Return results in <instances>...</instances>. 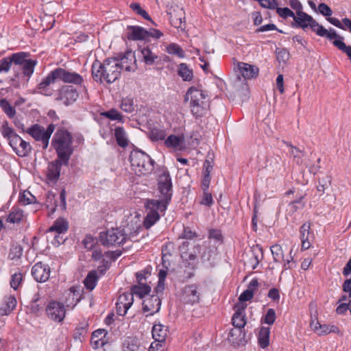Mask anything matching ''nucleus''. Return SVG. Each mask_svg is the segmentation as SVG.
I'll return each instance as SVG.
<instances>
[{
    "instance_id": "nucleus-1",
    "label": "nucleus",
    "mask_w": 351,
    "mask_h": 351,
    "mask_svg": "<svg viewBox=\"0 0 351 351\" xmlns=\"http://www.w3.org/2000/svg\"><path fill=\"white\" fill-rule=\"evenodd\" d=\"M29 53L26 52H18L0 60V73H8L11 67L15 73V77L19 76V70L24 77L28 80L32 75L37 61L28 59Z\"/></svg>"
},
{
    "instance_id": "nucleus-2",
    "label": "nucleus",
    "mask_w": 351,
    "mask_h": 351,
    "mask_svg": "<svg viewBox=\"0 0 351 351\" xmlns=\"http://www.w3.org/2000/svg\"><path fill=\"white\" fill-rule=\"evenodd\" d=\"M56 80L75 85H81L84 82L82 76L80 74L62 68H56L51 71L38 84L36 87L37 93L45 96H51L53 90L49 88V86L54 84Z\"/></svg>"
},
{
    "instance_id": "nucleus-3",
    "label": "nucleus",
    "mask_w": 351,
    "mask_h": 351,
    "mask_svg": "<svg viewBox=\"0 0 351 351\" xmlns=\"http://www.w3.org/2000/svg\"><path fill=\"white\" fill-rule=\"evenodd\" d=\"M92 76L93 80L99 83L106 82L108 84L114 82L121 75L118 60L108 58L103 63L95 60L92 64Z\"/></svg>"
},
{
    "instance_id": "nucleus-4",
    "label": "nucleus",
    "mask_w": 351,
    "mask_h": 351,
    "mask_svg": "<svg viewBox=\"0 0 351 351\" xmlns=\"http://www.w3.org/2000/svg\"><path fill=\"white\" fill-rule=\"evenodd\" d=\"M51 145L56 151L60 160L64 165H67L73 153L72 137L70 132L64 129L57 130L51 140Z\"/></svg>"
},
{
    "instance_id": "nucleus-5",
    "label": "nucleus",
    "mask_w": 351,
    "mask_h": 351,
    "mask_svg": "<svg viewBox=\"0 0 351 351\" xmlns=\"http://www.w3.org/2000/svg\"><path fill=\"white\" fill-rule=\"evenodd\" d=\"M189 100L191 112L195 117H201L206 113L209 108V98L202 90L191 87L184 97L185 101Z\"/></svg>"
},
{
    "instance_id": "nucleus-6",
    "label": "nucleus",
    "mask_w": 351,
    "mask_h": 351,
    "mask_svg": "<svg viewBox=\"0 0 351 351\" xmlns=\"http://www.w3.org/2000/svg\"><path fill=\"white\" fill-rule=\"evenodd\" d=\"M298 27L305 29L310 27L318 36L326 37L328 40H332V38L336 36V31L334 29L327 30L322 25H319L311 16L302 12L296 14L293 20Z\"/></svg>"
},
{
    "instance_id": "nucleus-7",
    "label": "nucleus",
    "mask_w": 351,
    "mask_h": 351,
    "mask_svg": "<svg viewBox=\"0 0 351 351\" xmlns=\"http://www.w3.org/2000/svg\"><path fill=\"white\" fill-rule=\"evenodd\" d=\"M132 169L138 176L150 174L154 169V161L149 155L140 150H133L130 155Z\"/></svg>"
},
{
    "instance_id": "nucleus-8",
    "label": "nucleus",
    "mask_w": 351,
    "mask_h": 351,
    "mask_svg": "<svg viewBox=\"0 0 351 351\" xmlns=\"http://www.w3.org/2000/svg\"><path fill=\"white\" fill-rule=\"evenodd\" d=\"M157 191L159 201L168 204L170 203L173 195V184L171 178L167 169H162L158 171Z\"/></svg>"
},
{
    "instance_id": "nucleus-9",
    "label": "nucleus",
    "mask_w": 351,
    "mask_h": 351,
    "mask_svg": "<svg viewBox=\"0 0 351 351\" xmlns=\"http://www.w3.org/2000/svg\"><path fill=\"white\" fill-rule=\"evenodd\" d=\"M168 204H164L157 199H147L146 208L147 215L145 218L143 225L146 229H149L160 219V213H164Z\"/></svg>"
},
{
    "instance_id": "nucleus-10",
    "label": "nucleus",
    "mask_w": 351,
    "mask_h": 351,
    "mask_svg": "<svg viewBox=\"0 0 351 351\" xmlns=\"http://www.w3.org/2000/svg\"><path fill=\"white\" fill-rule=\"evenodd\" d=\"M127 233L120 228H111L99 234V241L104 246H117L123 244L127 240Z\"/></svg>"
},
{
    "instance_id": "nucleus-11",
    "label": "nucleus",
    "mask_w": 351,
    "mask_h": 351,
    "mask_svg": "<svg viewBox=\"0 0 351 351\" xmlns=\"http://www.w3.org/2000/svg\"><path fill=\"white\" fill-rule=\"evenodd\" d=\"M54 130L55 125L52 123L49 124L47 129L38 124H34L27 129V132L36 141H40L43 149H45L48 147L49 139Z\"/></svg>"
},
{
    "instance_id": "nucleus-12",
    "label": "nucleus",
    "mask_w": 351,
    "mask_h": 351,
    "mask_svg": "<svg viewBox=\"0 0 351 351\" xmlns=\"http://www.w3.org/2000/svg\"><path fill=\"white\" fill-rule=\"evenodd\" d=\"M167 13L171 25L176 29L184 30L186 28L185 12L182 8L178 5H168Z\"/></svg>"
},
{
    "instance_id": "nucleus-13",
    "label": "nucleus",
    "mask_w": 351,
    "mask_h": 351,
    "mask_svg": "<svg viewBox=\"0 0 351 351\" xmlns=\"http://www.w3.org/2000/svg\"><path fill=\"white\" fill-rule=\"evenodd\" d=\"M46 313L47 317L51 320L61 322L65 317L66 310L63 304L56 301H52L47 305Z\"/></svg>"
},
{
    "instance_id": "nucleus-14",
    "label": "nucleus",
    "mask_w": 351,
    "mask_h": 351,
    "mask_svg": "<svg viewBox=\"0 0 351 351\" xmlns=\"http://www.w3.org/2000/svg\"><path fill=\"white\" fill-rule=\"evenodd\" d=\"M113 58L118 60L119 67L121 69V71H134L136 69L135 54L132 51H128Z\"/></svg>"
},
{
    "instance_id": "nucleus-15",
    "label": "nucleus",
    "mask_w": 351,
    "mask_h": 351,
    "mask_svg": "<svg viewBox=\"0 0 351 351\" xmlns=\"http://www.w3.org/2000/svg\"><path fill=\"white\" fill-rule=\"evenodd\" d=\"M9 145L19 157L27 156L32 150L31 145L24 141L19 135L14 136Z\"/></svg>"
},
{
    "instance_id": "nucleus-16",
    "label": "nucleus",
    "mask_w": 351,
    "mask_h": 351,
    "mask_svg": "<svg viewBox=\"0 0 351 351\" xmlns=\"http://www.w3.org/2000/svg\"><path fill=\"white\" fill-rule=\"evenodd\" d=\"M246 307L247 304L241 302H239L234 306V313L232 317V324L234 327L244 328L247 323L245 313Z\"/></svg>"
},
{
    "instance_id": "nucleus-17",
    "label": "nucleus",
    "mask_w": 351,
    "mask_h": 351,
    "mask_svg": "<svg viewBox=\"0 0 351 351\" xmlns=\"http://www.w3.org/2000/svg\"><path fill=\"white\" fill-rule=\"evenodd\" d=\"M78 93L73 86H64L60 90L57 100L62 101L66 106L73 103L78 98Z\"/></svg>"
},
{
    "instance_id": "nucleus-18",
    "label": "nucleus",
    "mask_w": 351,
    "mask_h": 351,
    "mask_svg": "<svg viewBox=\"0 0 351 351\" xmlns=\"http://www.w3.org/2000/svg\"><path fill=\"white\" fill-rule=\"evenodd\" d=\"M133 302L134 297L132 293L130 291L121 294L116 303L117 313L119 315L124 316Z\"/></svg>"
},
{
    "instance_id": "nucleus-19",
    "label": "nucleus",
    "mask_w": 351,
    "mask_h": 351,
    "mask_svg": "<svg viewBox=\"0 0 351 351\" xmlns=\"http://www.w3.org/2000/svg\"><path fill=\"white\" fill-rule=\"evenodd\" d=\"M125 223V228L123 230L127 233V237H133L141 228L140 215L136 212L134 214H130L127 217Z\"/></svg>"
},
{
    "instance_id": "nucleus-20",
    "label": "nucleus",
    "mask_w": 351,
    "mask_h": 351,
    "mask_svg": "<svg viewBox=\"0 0 351 351\" xmlns=\"http://www.w3.org/2000/svg\"><path fill=\"white\" fill-rule=\"evenodd\" d=\"M182 300L186 304H194L198 303L200 300L199 287L195 284L186 285L182 291Z\"/></svg>"
},
{
    "instance_id": "nucleus-21",
    "label": "nucleus",
    "mask_w": 351,
    "mask_h": 351,
    "mask_svg": "<svg viewBox=\"0 0 351 351\" xmlns=\"http://www.w3.org/2000/svg\"><path fill=\"white\" fill-rule=\"evenodd\" d=\"M32 275L37 282H46L50 276V267L48 265L38 262L32 267Z\"/></svg>"
},
{
    "instance_id": "nucleus-22",
    "label": "nucleus",
    "mask_w": 351,
    "mask_h": 351,
    "mask_svg": "<svg viewBox=\"0 0 351 351\" xmlns=\"http://www.w3.org/2000/svg\"><path fill=\"white\" fill-rule=\"evenodd\" d=\"M161 300L157 295H152L146 298L143 302V312L148 313V315H153L160 309Z\"/></svg>"
},
{
    "instance_id": "nucleus-23",
    "label": "nucleus",
    "mask_w": 351,
    "mask_h": 351,
    "mask_svg": "<svg viewBox=\"0 0 351 351\" xmlns=\"http://www.w3.org/2000/svg\"><path fill=\"white\" fill-rule=\"evenodd\" d=\"M238 77L241 75L244 80H251L258 76L259 69L255 65H252L245 62H238Z\"/></svg>"
},
{
    "instance_id": "nucleus-24",
    "label": "nucleus",
    "mask_w": 351,
    "mask_h": 351,
    "mask_svg": "<svg viewBox=\"0 0 351 351\" xmlns=\"http://www.w3.org/2000/svg\"><path fill=\"white\" fill-rule=\"evenodd\" d=\"M81 290L78 287H72L64 292V302L67 307L73 308L81 300Z\"/></svg>"
},
{
    "instance_id": "nucleus-25",
    "label": "nucleus",
    "mask_w": 351,
    "mask_h": 351,
    "mask_svg": "<svg viewBox=\"0 0 351 351\" xmlns=\"http://www.w3.org/2000/svg\"><path fill=\"white\" fill-rule=\"evenodd\" d=\"M62 165L64 164L59 158L49 163L47 178L49 182L55 183L58 181L60 178Z\"/></svg>"
},
{
    "instance_id": "nucleus-26",
    "label": "nucleus",
    "mask_w": 351,
    "mask_h": 351,
    "mask_svg": "<svg viewBox=\"0 0 351 351\" xmlns=\"http://www.w3.org/2000/svg\"><path fill=\"white\" fill-rule=\"evenodd\" d=\"M108 332L105 329L95 330L91 337V344L95 349L104 346L108 341L107 337Z\"/></svg>"
},
{
    "instance_id": "nucleus-27",
    "label": "nucleus",
    "mask_w": 351,
    "mask_h": 351,
    "mask_svg": "<svg viewBox=\"0 0 351 351\" xmlns=\"http://www.w3.org/2000/svg\"><path fill=\"white\" fill-rule=\"evenodd\" d=\"M311 223H304L300 230V239L302 243V250H306L311 247V238H313V233L310 232Z\"/></svg>"
},
{
    "instance_id": "nucleus-28",
    "label": "nucleus",
    "mask_w": 351,
    "mask_h": 351,
    "mask_svg": "<svg viewBox=\"0 0 351 351\" xmlns=\"http://www.w3.org/2000/svg\"><path fill=\"white\" fill-rule=\"evenodd\" d=\"M128 38L132 40H146L148 38V31L139 26L128 27Z\"/></svg>"
},
{
    "instance_id": "nucleus-29",
    "label": "nucleus",
    "mask_w": 351,
    "mask_h": 351,
    "mask_svg": "<svg viewBox=\"0 0 351 351\" xmlns=\"http://www.w3.org/2000/svg\"><path fill=\"white\" fill-rule=\"evenodd\" d=\"M16 300L13 295L5 296L0 306V315H8L15 308Z\"/></svg>"
},
{
    "instance_id": "nucleus-30",
    "label": "nucleus",
    "mask_w": 351,
    "mask_h": 351,
    "mask_svg": "<svg viewBox=\"0 0 351 351\" xmlns=\"http://www.w3.org/2000/svg\"><path fill=\"white\" fill-rule=\"evenodd\" d=\"M245 332L244 328H239L234 327L228 334V339L230 342L235 345H241L245 343Z\"/></svg>"
},
{
    "instance_id": "nucleus-31",
    "label": "nucleus",
    "mask_w": 351,
    "mask_h": 351,
    "mask_svg": "<svg viewBox=\"0 0 351 351\" xmlns=\"http://www.w3.org/2000/svg\"><path fill=\"white\" fill-rule=\"evenodd\" d=\"M311 327L319 335H327L330 332H336L338 330L334 325L321 324L319 322L313 321Z\"/></svg>"
},
{
    "instance_id": "nucleus-32",
    "label": "nucleus",
    "mask_w": 351,
    "mask_h": 351,
    "mask_svg": "<svg viewBox=\"0 0 351 351\" xmlns=\"http://www.w3.org/2000/svg\"><path fill=\"white\" fill-rule=\"evenodd\" d=\"M152 337L156 342H163L167 334V328L165 326L158 324L152 327Z\"/></svg>"
},
{
    "instance_id": "nucleus-33",
    "label": "nucleus",
    "mask_w": 351,
    "mask_h": 351,
    "mask_svg": "<svg viewBox=\"0 0 351 351\" xmlns=\"http://www.w3.org/2000/svg\"><path fill=\"white\" fill-rule=\"evenodd\" d=\"M24 218L23 210L19 207H13L6 217V221L11 223H19Z\"/></svg>"
},
{
    "instance_id": "nucleus-34",
    "label": "nucleus",
    "mask_w": 351,
    "mask_h": 351,
    "mask_svg": "<svg viewBox=\"0 0 351 351\" xmlns=\"http://www.w3.org/2000/svg\"><path fill=\"white\" fill-rule=\"evenodd\" d=\"M165 143L168 147L182 149L184 146V138L183 136L171 134L167 137Z\"/></svg>"
},
{
    "instance_id": "nucleus-35",
    "label": "nucleus",
    "mask_w": 351,
    "mask_h": 351,
    "mask_svg": "<svg viewBox=\"0 0 351 351\" xmlns=\"http://www.w3.org/2000/svg\"><path fill=\"white\" fill-rule=\"evenodd\" d=\"M69 228L68 221L63 218L57 219L49 228L48 232H56L58 234L65 233Z\"/></svg>"
},
{
    "instance_id": "nucleus-36",
    "label": "nucleus",
    "mask_w": 351,
    "mask_h": 351,
    "mask_svg": "<svg viewBox=\"0 0 351 351\" xmlns=\"http://www.w3.org/2000/svg\"><path fill=\"white\" fill-rule=\"evenodd\" d=\"M143 60L147 65H153L158 60V56L149 47L141 49Z\"/></svg>"
},
{
    "instance_id": "nucleus-37",
    "label": "nucleus",
    "mask_w": 351,
    "mask_h": 351,
    "mask_svg": "<svg viewBox=\"0 0 351 351\" xmlns=\"http://www.w3.org/2000/svg\"><path fill=\"white\" fill-rule=\"evenodd\" d=\"M23 252V248L18 243H12L8 254V258L12 261H18L21 259Z\"/></svg>"
},
{
    "instance_id": "nucleus-38",
    "label": "nucleus",
    "mask_w": 351,
    "mask_h": 351,
    "mask_svg": "<svg viewBox=\"0 0 351 351\" xmlns=\"http://www.w3.org/2000/svg\"><path fill=\"white\" fill-rule=\"evenodd\" d=\"M269 335H270V329L268 327H262L261 328L258 335V340L259 346L262 348H267L269 344Z\"/></svg>"
},
{
    "instance_id": "nucleus-39",
    "label": "nucleus",
    "mask_w": 351,
    "mask_h": 351,
    "mask_svg": "<svg viewBox=\"0 0 351 351\" xmlns=\"http://www.w3.org/2000/svg\"><path fill=\"white\" fill-rule=\"evenodd\" d=\"M304 196L301 195L295 200L291 202L288 204L287 212L290 215H293L299 210H302L305 206V202H304Z\"/></svg>"
},
{
    "instance_id": "nucleus-40",
    "label": "nucleus",
    "mask_w": 351,
    "mask_h": 351,
    "mask_svg": "<svg viewBox=\"0 0 351 351\" xmlns=\"http://www.w3.org/2000/svg\"><path fill=\"white\" fill-rule=\"evenodd\" d=\"M166 136L167 133L164 129L156 126L150 128L149 132V138L152 141L164 140Z\"/></svg>"
},
{
    "instance_id": "nucleus-41",
    "label": "nucleus",
    "mask_w": 351,
    "mask_h": 351,
    "mask_svg": "<svg viewBox=\"0 0 351 351\" xmlns=\"http://www.w3.org/2000/svg\"><path fill=\"white\" fill-rule=\"evenodd\" d=\"M151 291V287L143 283H139L137 285H134L131 288V293L134 295L138 296L140 298H144Z\"/></svg>"
},
{
    "instance_id": "nucleus-42",
    "label": "nucleus",
    "mask_w": 351,
    "mask_h": 351,
    "mask_svg": "<svg viewBox=\"0 0 351 351\" xmlns=\"http://www.w3.org/2000/svg\"><path fill=\"white\" fill-rule=\"evenodd\" d=\"M114 136L117 144L121 147H125L128 145V141L124 129L117 127L114 130Z\"/></svg>"
},
{
    "instance_id": "nucleus-43",
    "label": "nucleus",
    "mask_w": 351,
    "mask_h": 351,
    "mask_svg": "<svg viewBox=\"0 0 351 351\" xmlns=\"http://www.w3.org/2000/svg\"><path fill=\"white\" fill-rule=\"evenodd\" d=\"M98 280V276L96 271H90L84 280L86 288L90 291L95 289Z\"/></svg>"
},
{
    "instance_id": "nucleus-44",
    "label": "nucleus",
    "mask_w": 351,
    "mask_h": 351,
    "mask_svg": "<svg viewBox=\"0 0 351 351\" xmlns=\"http://www.w3.org/2000/svg\"><path fill=\"white\" fill-rule=\"evenodd\" d=\"M178 74L184 81H191L193 78V71L185 63H181L179 65Z\"/></svg>"
},
{
    "instance_id": "nucleus-45",
    "label": "nucleus",
    "mask_w": 351,
    "mask_h": 351,
    "mask_svg": "<svg viewBox=\"0 0 351 351\" xmlns=\"http://www.w3.org/2000/svg\"><path fill=\"white\" fill-rule=\"evenodd\" d=\"M166 51L170 55H174L180 58H184L185 53L180 45L176 43H171L166 47Z\"/></svg>"
},
{
    "instance_id": "nucleus-46",
    "label": "nucleus",
    "mask_w": 351,
    "mask_h": 351,
    "mask_svg": "<svg viewBox=\"0 0 351 351\" xmlns=\"http://www.w3.org/2000/svg\"><path fill=\"white\" fill-rule=\"evenodd\" d=\"M1 132L3 136L8 141V143L11 142V140L14 138V136L18 135L14 132V129L8 125V122H5L3 124L1 128Z\"/></svg>"
},
{
    "instance_id": "nucleus-47",
    "label": "nucleus",
    "mask_w": 351,
    "mask_h": 351,
    "mask_svg": "<svg viewBox=\"0 0 351 351\" xmlns=\"http://www.w3.org/2000/svg\"><path fill=\"white\" fill-rule=\"evenodd\" d=\"M19 202L23 205L34 204L36 202V198L29 191H24L19 195Z\"/></svg>"
},
{
    "instance_id": "nucleus-48",
    "label": "nucleus",
    "mask_w": 351,
    "mask_h": 351,
    "mask_svg": "<svg viewBox=\"0 0 351 351\" xmlns=\"http://www.w3.org/2000/svg\"><path fill=\"white\" fill-rule=\"evenodd\" d=\"M273 255L274 262L279 263L284 260V254L282 247L278 244H275L270 247Z\"/></svg>"
},
{
    "instance_id": "nucleus-49",
    "label": "nucleus",
    "mask_w": 351,
    "mask_h": 351,
    "mask_svg": "<svg viewBox=\"0 0 351 351\" xmlns=\"http://www.w3.org/2000/svg\"><path fill=\"white\" fill-rule=\"evenodd\" d=\"M285 144L291 148L290 154L293 157L295 162L298 165L302 164V158L304 156V154L298 147L292 145L291 144L287 142H285Z\"/></svg>"
},
{
    "instance_id": "nucleus-50",
    "label": "nucleus",
    "mask_w": 351,
    "mask_h": 351,
    "mask_svg": "<svg viewBox=\"0 0 351 351\" xmlns=\"http://www.w3.org/2000/svg\"><path fill=\"white\" fill-rule=\"evenodd\" d=\"M101 115L110 120L118 121L120 122L123 121V116L115 108H112L108 111L103 112L101 113Z\"/></svg>"
},
{
    "instance_id": "nucleus-51",
    "label": "nucleus",
    "mask_w": 351,
    "mask_h": 351,
    "mask_svg": "<svg viewBox=\"0 0 351 351\" xmlns=\"http://www.w3.org/2000/svg\"><path fill=\"white\" fill-rule=\"evenodd\" d=\"M120 108L128 113H131L134 110V100L130 97H125L122 99Z\"/></svg>"
},
{
    "instance_id": "nucleus-52",
    "label": "nucleus",
    "mask_w": 351,
    "mask_h": 351,
    "mask_svg": "<svg viewBox=\"0 0 351 351\" xmlns=\"http://www.w3.org/2000/svg\"><path fill=\"white\" fill-rule=\"evenodd\" d=\"M0 106L4 111V112L10 117L12 118L14 117L16 114V110L14 107H12L8 101L5 99H0Z\"/></svg>"
},
{
    "instance_id": "nucleus-53",
    "label": "nucleus",
    "mask_w": 351,
    "mask_h": 351,
    "mask_svg": "<svg viewBox=\"0 0 351 351\" xmlns=\"http://www.w3.org/2000/svg\"><path fill=\"white\" fill-rule=\"evenodd\" d=\"M23 280V274L21 271L15 272L11 276L10 286L16 290Z\"/></svg>"
},
{
    "instance_id": "nucleus-54",
    "label": "nucleus",
    "mask_w": 351,
    "mask_h": 351,
    "mask_svg": "<svg viewBox=\"0 0 351 351\" xmlns=\"http://www.w3.org/2000/svg\"><path fill=\"white\" fill-rule=\"evenodd\" d=\"M96 243L97 242H96L95 237L93 236H92L91 234L86 235V237H84V239L82 241V244H83L84 248H86L88 250H93V247H95Z\"/></svg>"
},
{
    "instance_id": "nucleus-55",
    "label": "nucleus",
    "mask_w": 351,
    "mask_h": 351,
    "mask_svg": "<svg viewBox=\"0 0 351 351\" xmlns=\"http://www.w3.org/2000/svg\"><path fill=\"white\" fill-rule=\"evenodd\" d=\"M130 7L134 12L143 16L145 19L151 20L147 12L141 7L139 3H132Z\"/></svg>"
},
{
    "instance_id": "nucleus-56",
    "label": "nucleus",
    "mask_w": 351,
    "mask_h": 351,
    "mask_svg": "<svg viewBox=\"0 0 351 351\" xmlns=\"http://www.w3.org/2000/svg\"><path fill=\"white\" fill-rule=\"evenodd\" d=\"M276 8V12L278 14L284 19H287L288 17H291L294 20L295 17V14L293 13V11H291L289 8Z\"/></svg>"
},
{
    "instance_id": "nucleus-57",
    "label": "nucleus",
    "mask_w": 351,
    "mask_h": 351,
    "mask_svg": "<svg viewBox=\"0 0 351 351\" xmlns=\"http://www.w3.org/2000/svg\"><path fill=\"white\" fill-rule=\"evenodd\" d=\"M213 202L214 201L211 193H209L208 191H203V195L200 201V204L202 205L210 207L213 204Z\"/></svg>"
},
{
    "instance_id": "nucleus-58",
    "label": "nucleus",
    "mask_w": 351,
    "mask_h": 351,
    "mask_svg": "<svg viewBox=\"0 0 351 351\" xmlns=\"http://www.w3.org/2000/svg\"><path fill=\"white\" fill-rule=\"evenodd\" d=\"M276 311L273 308H269L263 317L264 323L268 325H272L276 320Z\"/></svg>"
},
{
    "instance_id": "nucleus-59",
    "label": "nucleus",
    "mask_w": 351,
    "mask_h": 351,
    "mask_svg": "<svg viewBox=\"0 0 351 351\" xmlns=\"http://www.w3.org/2000/svg\"><path fill=\"white\" fill-rule=\"evenodd\" d=\"M268 159L265 154H260L256 158V166L258 170L265 169L268 167L267 165Z\"/></svg>"
},
{
    "instance_id": "nucleus-60",
    "label": "nucleus",
    "mask_w": 351,
    "mask_h": 351,
    "mask_svg": "<svg viewBox=\"0 0 351 351\" xmlns=\"http://www.w3.org/2000/svg\"><path fill=\"white\" fill-rule=\"evenodd\" d=\"M197 237V234L195 232L192 231L188 227H185V228H184L183 232L179 237L182 238V239H192Z\"/></svg>"
},
{
    "instance_id": "nucleus-61",
    "label": "nucleus",
    "mask_w": 351,
    "mask_h": 351,
    "mask_svg": "<svg viewBox=\"0 0 351 351\" xmlns=\"http://www.w3.org/2000/svg\"><path fill=\"white\" fill-rule=\"evenodd\" d=\"M277 59L279 62H286L289 58V53L285 49H281L276 52Z\"/></svg>"
},
{
    "instance_id": "nucleus-62",
    "label": "nucleus",
    "mask_w": 351,
    "mask_h": 351,
    "mask_svg": "<svg viewBox=\"0 0 351 351\" xmlns=\"http://www.w3.org/2000/svg\"><path fill=\"white\" fill-rule=\"evenodd\" d=\"M318 10L319 12L324 16H330L332 14L330 8L324 3L319 4Z\"/></svg>"
},
{
    "instance_id": "nucleus-63",
    "label": "nucleus",
    "mask_w": 351,
    "mask_h": 351,
    "mask_svg": "<svg viewBox=\"0 0 351 351\" xmlns=\"http://www.w3.org/2000/svg\"><path fill=\"white\" fill-rule=\"evenodd\" d=\"M259 3L262 7L271 10L276 9L278 5L276 0H261Z\"/></svg>"
},
{
    "instance_id": "nucleus-64",
    "label": "nucleus",
    "mask_w": 351,
    "mask_h": 351,
    "mask_svg": "<svg viewBox=\"0 0 351 351\" xmlns=\"http://www.w3.org/2000/svg\"><path fill=\"white\" fill-rule=\"evenodd\" d=\"M254 296V293L251 290L246 289L239 296V300L240 302L250 300Z\"/></svg>"
}]
</instances>
